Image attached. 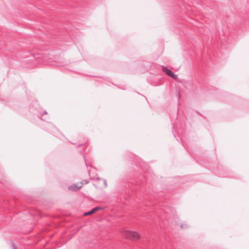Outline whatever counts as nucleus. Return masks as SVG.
I'll return each mask as SVG.
<instances>
[{
  "mask_svg": "<svg viewBox=\"0 0 249 249\" xmlns=\"http://www.w3.org/2000/svg\"><path fill=\"white\" fill-rule=\"evenodd\" d=\"M124 236L125 238L133 240H137L140 238V234L135 231H125L124 232Z\"/></svg>",
  "mask_w": 249,
  "mask_h": 249,
  "instance_id": "1",
  "label": "nucleus"
},
{
  "mask_svg": "<svg viewBox=\"0 0 249 249\" xmlns=\"http://www.w3.org/2000/svg\"><path fill=\"white\" fill-rule=\"evenodd\" d=\"M82 186V183H80L79 185H77L76 184H74L68 187L69 190L72 191H77L79 190Z\"/></svg>",
  "mask_w": 249,
  "mask_h": 249,
  "instance_id": "2",
  "label": "nucleus"
},
{
  "mask_svg": "<svg viewBox=\"0 0 249 249\" xmlns=\"http://www.w3.org/2000/svg\"><path fill=\"white\" fill-rule=\"evenodd\" d=\"M102 209V208L101 207H95L93 209H92L91 210H90V211L88 212H87V213H85L84 215L85 216H87V215H90V214H93V213H95L96 212H97V211L99 210H101Z\"/></svg>",
  "mask_w": 249,
  "mask_h": 249,
  "instance_id": "3",
  "label": "nucleus"
},
{
  "mask_svg": "<svg viewBox=\"0 0 249 249\" xmlns=\"http://www.w3.org/2000/svg\"><path fill=\"white\" fill-rule=\"evenodd\" d=\"M162 70L163 71L165 72V73L169 76L171 77L173 73V72L170 70L167 69L166 67H163Z\"/></svg>",
  "mask_w": 249,
  "mask_h": 249,
  "instance_id": "4",
  "label": "nucleus"
},
{
  "mask_svg": "<svg viewBox=\"0 0 249 249\" xmlns=\"http://www.w3.org/2000/svg\"><path fill=\"white\" fill-rule=\"evenodd\" d=\"M173 79H174L175 80L178 81V77L177 75H176L174 73H173V74L171 76Z\"/></svg>",
  "mask_w": 249,
  "mask_h": 249,
  "instance_id": "5",
  "label": "nucleus"
},
{
  "mask_svg": "<svg viewBox=\"0 0 249 249\" xmlns=\"http://www.w3.org/2000/svg\"><path fill=\"white\" fill-rule=\"evenodd\" d=\"M104 184H105V186H107V182H106V180H105V181H104Z\"/></svg>",
  "mask_w": 249,
  "mask_h": 249,
  "instance_id": "6",
  "label": "nucleus"
},
{
  "mask_svg": "<svg viewBox=\"0 0 249 249\" xmlns=\"http://www.w3.org/2000/svg\"><path fill=\"white\" fill-rule=\"evenodd\" d=\"M44 114H47V112H46V111H45V112H44Z\"/></svg>",
  "mask_w": 249,
  "mask_h": 249,
  "instance_id": "7",
  "label": "nucleus"
},
{
  "mask_svg": "<svg viewBox=\"0 0 249 249\" xmlns=\"http://www.w3.org/2000/svg\"><path fill=\"white\" fill-rule=\"evenodd\" d=\"M32 57H35V56L34 55H33Z\"/></svg>",
  "mask_w": 249,
  "mask_h": 249,
  "instance_id": "8",
  "label": "nucleus"
},
{
  "mask_svg": "<svg viewBox=\"0 0 249 249\" xmlns=\"http://www.w3.org/2000/svg\"><path fill=\"white\" fill-rule=\"evenodd\" d=\"M13 248H14V249H15V248L14 247H13Z\"/></svg>",
  "mask_w": 249,
  "mask_h": 249,
  "instance_id": "9",
  "label": "nucleus"
}]
</instances>
